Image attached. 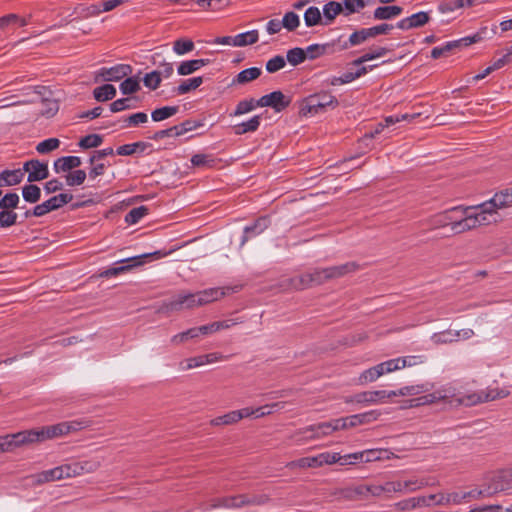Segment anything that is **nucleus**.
Returning <instances> with one entry per match:
<instances>
[{
    "label": "nucleus",
    "mask_w": 512,
    "mask_h": 512,
    "mask_svg": "<svg viewBox=\"0 0 512 512\" xmlns=\"http://www.w3.org/2000/svg\"><path fill=\"white\" fill-rule=\"evenodd\" d=\"M73 199V195L71 193H60L58 195L52 196L49 198V202L52 205L53 210H58L64 205L71 202Z\"/></svg>",
    "instance_id": "obj_57"
},
{
    "label": "nucleus",
    "mask_w": 512,
    "mask_h": 512,
    "mask_svg": "<svg viewBox=\"0 0 512 512\" xmlns=\"http://www.w3.org/2000/svg\"><path fill=\"white\" fill-rule=\"evenodd\" d=\"M403 8L396 5H385L377 7L373 12L375 20H391L402 14Z\"/></svg>",
    "instance_id": "obj_23"
},
{
    "label": "nucleus",
    "mask_w": 512,
    "mask_h": 512,
    "mask_svg": "<svg viewBox=\"0 0 512 512\" xmlns=\"http://www.w3.org/2000/svg\"><path fill=\"white\" fill-rule=\"evenodd\" d=\"M448 394L445 390L435 391L433 393H428L417 398L410 400V407H418L423 405H428L435 403L439 400L446 399Z\"/></svg>",
    "instance_id": "obj_26"
},
{
    "label": "nucleus",
    "mask_w": 512,
    "mask_h": 512,
    "mask_svg": "<svg viewBox=\"0 0 512 512\" xmlns=\"http://www.w3.org/2000/svg\"><path fill=\"white\" fill-rule=\"evenodd\" d=\"M427 500L424 496L412 497L397 502L395 508L400 511L414 510L417 507H425Z\"/></svg>",
    "instance_id": "obj_30"
},
{
    "label": "nucleus",
    "mask_w": 512,
    "mask_h": 512,
    "mask_svg": "<svg viewBox=\"0 0 512 512\" xmlns=\"http://www.w3.org/2000/svg\"><path fill=\"white\" fill-rule=\"evenodd\" d=\"M210 63V59H192L183 61L177 67V73L181 76L190 75Z\"/></svg>",
    "instance_id": "obj_19"
},
{
    "label": "nucleus",
    "mask_w": 512,
    "mask_h": 512,
    "mask_svg": "<svg viewBox=\"0 0 512 512\" xmlns=\"http://www.w3.org/2000/svg\"><path fill=\"white\" fill-rule=\"evenodd\" d=\"M270 223L269 217L261 216L251 225L245 226L240 240V247H243L248 240L263 233L269 227Z\"/></svg>",
    "instance_id": "obj_15"
},
{
    "label": "nucleus",
    "mask_w": 512,
    "mask_h": 512,
    "mask_svg": "<svg viewBox=\"0 0 512 512\" xmlns=\"http://www.w3.org/2000/svg\"><path fill=\"white\" fill-rule=\"evenodd\" d=\"M259 39L258 30L253 29L234 36V47H245L255 44Z\"/></svg>",
    "instance_id": "obj_31"
},
{
    "label": "nucleus",
    "mask_w": 512,
    "mask_h": 512,
    "mask_svg": "<svg viewBox=\"0 0 512 512\" xmlns=\"http://www.w3.org/2000/svg\"><path fill=\"white\" fill-rule=\"evenodd\" d=\"M204 82V79L202 76H197L193 78H189L186 80H183L181 84H179L174 91L177 93V95H184L187 94L195 89H197L202 83Z\"/></svg>",
    "instance_id": "obj_33"
},
{
    "label": "nucleus",
    "mask_w": 512,
    "mask_h": 512,
    "mask_svg": "<svg viewBox=\"0 0 512 512\" xmlns=\"http://www.w3.org/2000/svg\"><path fill=\"white\" fill-rule=\"evenodd\" d=\"M447 213H451V217L456 218L458 221H463L468 218L473 220V229L481 226L488 225L492 222H496L497 218L492 216L490 209L484 207V202L477 206H456L446 210Z\"/></svg>",
    "instance_id": "obj_5"
},
{
    "label": "nucleus",
    "mask_w": 512,
    "mask_h": 512,
    "mask_svg": "<svg viewBox=\"0 0 512 512\" xmlns=\"http://www.w3.org/2000/svg\"><path fill=\"white\" fill-rule=\"evenodd\" d=\"M103 142L102 136L98 134H89L83 138L80 139L78 145L82 149H90V148H97L99 147Z\"/></svg>",
    "instance_id": "obj_53"
},
{
    "label": "nucleus",
    "mask_w": 512,
    "mask_h": 512,
    "mask_svg": "<svg viewBox=\"0 0 512 512\" xmlns=\"http://www.w3.org/2000/svg\"><path fill=\"white\" fill-rule=\"evenodd\" d=\"M304 22L307 27H313L319 24L323 25V19L320 9L316 6H310L304 13Z\"/></svg>",
    "instance_id": "obj_39"
},
{
    "label": "nucleus",
    "mask_w": 512,
    "mask_h": 512,
    "mask_svg": "<svg viewBox=\"0 0 512 512\" xmlns=\"http://www.w3.org/2000/svg\"><path fill=\"white\" fill-rule=\"evenodd\" d=\"M311 433V435H307L306 438H320L322 436H326L334 432L332 429V425L330 421L323 422L317 425H311L305 431V433Z\"/></svg>",
    "instance_id": "obj_35"
},
{
    "label": "nucleus",
    "mask_w": 512,
    "mask_h": 512,
    "mask_svg": "<svg viewBox=\"0 0 512 512\" xmlns=\"http://www.w3.org/2000/svg\"><path fill=\"white\" fill-rule=\"evenodd\" d=\"M148 121V116L144 112L134 113L124 119L126 127H136L140 124L146 123Z\"/></svg>",
    "instance_id": "obj_62"
},
{
    "label": "nucleus",
    "mask_w": 512,
    "mask_h": 512,
    "mask_svg": "<svg viewBox=\"0 0 512 512\" xmlns=\"http://www.w3.org/2000/svg\"><path fill=\"white\" fill-rule=\"evenodd\" d=\"M357 269L358 265L355 262H348L326 268H316L301 276L293 278L292 286L295 289H305L313 285H320L330 279L342 277L356 271Z\"/></svg>",
    "instance_id": "obj_3"
},
{
    "label": "nucleus",
    "mask_w": 512,
    "mask_h": 512,
    "mask_svg": "<svg viewBox=\"0 0 512 512\" xmlns=\"http://www.w3.org/2000/svg\"><path fill=\"white\" fill-rule=\"evenodd\" d=\"M286 59L292 66H297L306 60L305 50L295 47L287 51Z\"/></svg>",
    "instance_id": "obj_50"
},
{
    "label": "nucleus",
    "mask_w": 512,
    "mask_h": 512,
    "mask_svg": "<svg viewBox=\"0 0 512 512\" xmlns=\"http://www.w3.org/2000/svg\"><path fill=\"white\" fill-rule=\"evenodd\" d=\"M281 25L287 31H295L300 25V17L293 11L286 12L281 20Z\"/></svg>",
    "instance_id": "obj_46"
},
{
    "label": "nucleus",
    "mask_w": 512,
    "mask_h": 512,
    "mask_svg": "<svg viewBox=\"0 0 512 512\" xmlns=\"http://www.w3.org/2000/svg\"><path fill=\"white\" fill-rule=\"evenodd\" d=\"M507 395H508V393L503 390H501V391L491 390L488 392L481 391L479 393H473V394L467 395L465 397H462L459 399V402L464 405L470 406V405H476L478 403L493 401L498 398H504Z\"/></svg>",
    "instance_id": "obj_16"
},
{
    "label": "nucleus",
    "mask_w": 512,
    "mask_h": 512,
    "mask_svg": "<svg viewBox=\"0 0 512 512\" xmlns=\"http://www.w3.org/2000/svg\"><path fill=\"white\" fill-rule=\"evenodd\" d=\"M412 28H419L429 22L430 17L428 12L420 11L409 16Z\"/></svg>",
    "instance_id": "obj_64"
},
{
    "label": "nucleus",
    "mask_w": 512,
    "mask_h": 512,
    "mask_svg": "<svg viewBox=\"0 0 512 512\" xmlns=\"http://www.w3.org/2000/svg\"><path fill=\"white\" fill-rule=\"evenodd\" d=\"M369 0H344L342 5L344 9V15L348 16L362 10L366 7Z\"/></svg>",
    "instance_id": "obj_48"
},
{
    "label": "nucleus",
    "mask_w": 512,
    "mask_h": 512,
    "mask_svg": "<svg viewBox=\"0 0 512 512\" xmlns=\"http://www.w3.org/2000/svg\"><path fill=\"white\" fill-rule=\"evenodd\" d=\"M23 174L25 172L28 173L27 181L29 183H34L38 181H42L49 176V169L47 163L40 162L37 159H31L26 161L23 164V168L21 169Z\"/></svg>",
    "instance_id": "obj_12"
},
{
    "label": "nucleus",
    "mask_w": 512,
    "mask_h": 512,
    "mask_svg": "<svg viewBox=\"0 0 512 512\" xmlns=\"http://www.w3.org/2000/svg\"><path fill=\"white\" fill-rule=\"evenodd\" d=\"M19 203V195L15 192H9L0 198V209L13 210L18 207Z\"/></svg>",
    "instance_id": "obj_51"
},
{
    "label": "nucleus",
    "mask_w": 512,
    "mask_h": 512,
    "mask_svg": "<svg viewBox=\"0 0 512 512\" xmlns=\"http://www.w3.org/2000/svg\"><path fill=\"white\" fill-rule=\"evenodd\" d=\"M401 484L402 492H413L427 486L428 482L424 480L410 479L406 481H401Z\"/></svg>",
    "instance_id": "obj_63"
},
{
    "label": "nucleus",
    "mask_w": 512,
    "mask_h": 512,
    "mask_svg": "<svg viewBox=\"0 0 512 512\" xmlns=\"http://www.w3.org/2000/svg\"><path fill=\"white\" fill-rule=\"evenodd\" d=\"M87 174L84 170L77 169L65 175V182L68 186H80L84 183Z\"/></svg>",
    "instance_id": "obj_49"
},
{
    "label": "nucleus",
    "mask_w": 512,
    "mask_h": 512,
    "mask_svg": "<svg viewBox=\"0 0 512 512\" xmlns=\"http://www.w3.org/2000/svg\"><path fill=\"white\" fill-rule=\"evenodd\" d=\"M203 125H204V123L202 121L188 119L178 125H174V127L176 128L177 137H178V136L184 135L187 132H190L199 127H202Z\"/></svg>",
    "instance_id": "obj_52"
},
{
    "label": "nucleus",
    "mask_w": 512,
    "mask_h": 512,
    "mask_svg": "<svg viewBox=\"0 0 512 512\" xmlns=\"http://www.w3.org/2000/svg\"><path fill=\"white\" fill-rule=\"evenodd\" d=\"M338 105V100L335 96L331 95L327 92L316 93L308 96L304 100V104L301 108V113L304 116L316 115L322 111H324L327 107H336Z\"/></svg>",
    "instance_id": "obj_6"
},
{
    "label": "nucleus",
    "mask_w": 512,
    "mask_h": 512,
    "mask_svg": "<svg viewBox=\"0 0 512 512\" xmlns=\"http://www.w3.org/2000/svg\"><path fill=\"white\" fill-rule=\"evenodd\" d=\"M316 456L318 458V463H319L320 467L325 464H328V465L334 464V463L340 464V461H341V455L336 452H323Z\"/></svg>",
    "instance_id": "obj_59"
},
{
    "label": "nucleus",
    "mask_w": 512,
    "mask_h": 512,
    "mask_svg": "<svg viewBox=\"0 0 512 512\" xmlns=\"http://www.w3.org/2000/svg\"><path fill=\"white\" fill-rule=\"evenodd\" d=\"M24 179L23 171L19 169L3 170L0 172V187L15 186Z\"/></svg>",
    "instance_id": "obj_24"
},
{
    "label": "nucleus",
    "mask_w": 512,
    "mask_h": 512,
    "mask_svg": "<svg viewBox=\"0 0 512 512\" xmlns=\"http://www.w3.org/2000/svg\"><path fill=\"white\" fill-rule=\"evenodd\" d=\"M256 103H258V100H254L253 98L241 100L238 102L235 110L230 114V116L236 117L247 114L259 107Z\"/></svg>",
    "instance_id": "obj_40"
},
{
    "label": "nucleus",
    "mask_w": 512,
    "mask_h": 512,
    "mask_svg": "<svg viewBox=\"0 0 512 512\" xmlns=\"http://www.w3.org/2000/svg\"><path fill=\"white\" fill-rule=\"evenodd\" d=\"M450 215L451 213H447L446 211H444L433 216L431 220V225L434 228L449 226L454 234H460L465 231L473 229V225L475 222H473L471 218H468L463 221H458L456 218H453Z\"/></svg>",
    "instance_id": "obj_8"
},
{
    "label": "nucleus",
    "mask_w": 512,
    "mask_h": 512,
    "mask_svg": "<svg viewBox=\"0 0 512 512\" xmlns=\"http://www.w3.org/2000/svg\"><path fill=\"white\" fill-rule=\"evenodd\" d=\"M196 337H198V333H197L196 327H194V328H190L184 332L174 335L171 338V342H172V344L177 345V344L183 343L189 339H194Z\"/></svg>",
    "instance_id": "obj_61"
},
{
    "label": "nucleus",
    "mask_w": 512,
    "mask_h": 512,
    "mask_svg": "<svg viewBox=\"0 0 512 512\" xmlns=\"http://www.w3.org/2000/svg\"><path fill=\"white\" fill-rule=\"evenodd\" d=\"M388 398H392L390 391L375 390L357 393L353 396V401L359 404H376L382 403Z\"/></svg>",
    "instance_id": "obj_17"
},
{
    "label": "nucleus",
    "mask_w": 512,
    "mask_h": 512,
    "mask_svg": "<svg viewBox=\"0 0 512 512\" xmlns=\"http://www.w3.org/2000/svg\"><path fill=\"white\" fill-rule=\"evenodd\" d=\"M512 206V187L496 193L490 200L484 202V207L490 209L492 216L496 217L497 209Z\"/></svg>",
    "instance_id": "obj_14"
},
{
    "label": "nucleus",
    "mask_w": 512,
    "mask_h": 512,
    "mask_svg": "<svg viewBox=\"0 0 512 512\" xmlns=\"http://www.w3.org/2000/svg\"><path fill=\"white\" fill-rule=\"evenodd\" d=\"M87 426L86 421L61 422L51 426H43L37 429L25 430L0 439V452L11 450L23 444L43 442L54 439L70 432L79 431Z\"/></svg>",
    "instance_id": "obj_1"
},
{
    "label": "nucleus",
    "mask_w": 512,
    "mask_h": 512,
    "mask_svg": "<svg viewBox=\"0 0 512 512\" xmlns=\"http://www.w3.org/2000/svg\"><path fill=\"white\" fill-rule=\"evenodd\" d=\"M388 52H390V49L387 47H377V48L363 54L359 58L353 60L351 64L353 66H359L361 64H364L365 62L381 58V57L385 56Z\"/></svg>",
    "instance_id": "obj_34"
},
{
    "label": "nucleus",
    "mask_w": 512,
    "mask_h": 512,
    "mask_svg": "<svg viewBox=\"0 0 512 512\" xmlns=\"http://www.w3.org/2000/svg\"><path fill=\"white\" fill-rule=\"evenodd\" d=\"M337 42H340V40L338 39L331 43L309 45L305 50L306 58L314 60L322 55L334 52V46Z\"/></svg>",
    "instance_id": "obj_20"
},
{
    "label": "nucleus",
    "mask_w": 512,
    "mask_h": 512,
    "mask_svg": "<svg viewBox=\"0 0 512 512\" xmlns=\"http://www.w3.org/2000/svg\"><path fill=\"white\" fill-rule=\"evenodd\" d=\"M370 33L368 28H361L359 30L354 31L348 38V40L344 41L340 45V50H347L350 47L358 46L370 39Z\"/></svg>",
    "instance_id": "obj_25"
},
{
    "label": "nucleus",
    "mask_w": 512,
    "mask_h": 512,
    "mask_svg": "<svg viewBox=\"0 0 512 512\" xmlns=\"http://www.w3.org/2000/svg\"><path fill=\"white\" fill-rule=\"evenodd\" d=\"M167 253L162 251H155L151 253H144L138 256L126 258L120 260L118 263H129L127 265H120V266H114L106 269L101 273V276L103 277H112L119 275L121 273H124L125 271L129 270L132 267L140 266L145 263V259L153 258V259H160L163 256H166Z\"/></svg>",
    "instance_id": "obj_7"
},
{
    "label": "nucleus",
    "mask_w": 512,
    "mask_h": 512,
    "mask_svg": "<svg viewBox=\"0 0 512 512\" xmlns=\"http://www.w3.org/2000/svg\"><path fill=\"white\" fill-rule=\"evenodd\" d=\"M120 91L123 95H129L136 93L140 90V82L139 79L135 76L132 77H125V79L121 82Z\"/></svg>",
    "instance_id": "obj_42"
},
{
    "label": "nucleus",
    "mask_w": 512,
    "mask_h": 512,
    "mask_svg": "<svg viewBox=\"0 0 512 512\" xmlns=\"http://www.w3.org/2000/svg\"><path fill=\"white\" fill-rule=\"evenodd\" d=\"M209 357H215V353L189 358L185 362H181V369L189 370L192 368H196V367L205 365L211 361V360H209Z\"/></svg>",
    "instance_id": "obj_43"
},
{
    "label": "nucleus",
    "mask_w": 512,
    "mask_h": 512,
    "mask_svg": "<svg viewBox=\"0 0 512 512\" xmlns=\"http://www.w3.org/2000/svg\"><path fill=\"white\" fill-rule=\"evenodd\" d=\"M161 81L162 79L160 78L159 73L155 72V70L146 73L143 77L145 87L151 90H156L160 86Z\"/></svg>",
    "instance_id": "obj_60"
},
{
    "label": "nucleus",
    "mask_w": 512,
    "mask_h": 512,
    "mask_svg": "<svg viewBox=\"0 0 512 512\" xmlns=\"http://www.w3.org/2000/svg\"><path fill=\"white\" fill-rule=\"evenodd\" d=\"M381 415V412L378 410H371L368 412H364L361 414H355L349 416L350 422L349 425L351 427H355L360 424L370 423L372 421L377 420V418Z\"/></svg>",
    "instance_id": "obj_32"
},
{
    "label": "nucleus",
    "mask_w": 512,
    "mask_h": 512,
    "mask_svg": "<svg viewBox=\"0 0 512 512\" xmlns=\"http://www.w3.org/2000/svg\"><path fill=\"white\" fill-rule=\"evenodd\" d=\"M150 147V144L143 141H138L130 144H124L119 146L116 149L117 155L120 156H130L136 153H143L147 148Z\"/></svg>",
    "instance_id": "obj_27"
},
{
    "label": "nucleus",
    "mask_w": 512,
    "mask_h": 512,
    "mask_svg": "<svg viewBox=\"0 0 512 512\" xmlns=\"http://www.w3.org/2000/svg\"><path fill=\"white\" fill-rule=\"evenodd\" d=\"M132 67L129 64H116L112 67H102L95 72V81L117 82L129 76Z\"/></svg>",
    "instance_id": "obj_10"
},
{
    "label": "nucleus",
    "mask_w": 512,
    "mask_h": 512,
    "mask_svg": "<svg viewBox=\"0 0 512 512\" xmlns=\"http://www.w3.org/2000/svg\"><path fill=\"white\" fill-rule=\"evenodd\" d=\"M510 490H512V470H502L494 475L486 493L492 494Z\"/></svg>",
    "instance_id": "obj_13"
},
{
    "label": "nucleus",
    "mask_w": 512,
    "mask_h": 512,
    "mask_svg": "<svg viewBox=\"0 0 512 512\" xmlns=\"http://www.w3.org/2000/svg\"><path fill=\"white\" fill-rule=\"evenodd\" d=\"M239 421V414L235 411H231L227 414H224L222 416L216 417L211 420V424L213 426H220V425H230L234 424Z\"/></svg>",
    "instance_id": "obj_56"
},
{
    "label": "nucleus",
    "mask_w": 512,
    "mask_h": 512,
    "mask_svg": "<svg viewBox=\"0 0 512 512\" xmlns=\"http://www.w3.org/2000/svg\"><path fill=\"white\" fill-rule=\"evenodd\" d=\"M363 452L365 463L380 460H388L394 455L387 449H368L364 450Z\"/></svg>",
    "instance_id": "obj_37"
},
{
    "label": "nucleus",
    "mask_w": 512,
    "mask_h": 512,
    "mask_svg": "<svg viewBox=\"0 0 512 512\" xmlns=\"http://www.w3.org/2000/svg\"><path fill=\"white\" fill-rule=\"evenodd\" d=\"M322 12L323 25L327 26L330 25L339 14H344V9L342 3L330 1L323 6Z\"/></svg>",
    "instance_id": "obj_21"
},
{
    "label": "nucleus",
    "mask_w": 512,
    "mask_h": 512,
    "mask_svg": "<svg viewBox=\"0 0 512 512\" xmlns=\"http://www.w3.org/2000/svg\"><path fill=\"white\" fill-rule=\"evenodd\" d=\"M195 48L194 42L190 39L179 38L173 43V52L177 55H185Z\"/></svg>",
    "instance_id": "obj_44"
},
{
    "label": "nucleus",
    "mask_w": 512,
    "mask_h": 512,
    "mask_svg": "<svg viewBox=\"0 0 512 512\" xmlns=\"http://www.w3.org/2000/svg\"><path fill=\"white\" fill-rule=\"evenodd\" d=\"M93 470L90 462H73L45 470L31 476L32 482L41 485L66 478L76 477Z\"/></svg>",
    "instance_id": "obj_4"
},
{
    "label": "nucleus",
    "mask_w": 512,
    "mask_h": 512,
    "mask_svg": "<svg viewBox=\"0 0 512 512\" xmlns=\"http://www.w3.org/2000/svg\"><path fill=\"white\" fill-rule=\"evenodd\" d=\"M255 503H258L255 498H250L246 495L228 496L210 500L209 503L203 507V510L209 511L217 508H240Z\"/></svg>",
    "instance_id": "obj_9"
},
{
    "label": "nucleus",
    "mask_w": 512,
    "mask_h": 512,
    "mask_svg": "<svg viewBox=\"0 0 512 512\" xmlns=\"http://www.w3.org/2000/svg\"><path fill=\"white\" fill-rule=\"evenodd\" d=\"M223 295L224 292L218 288H209L196 293L181 292L165 300L162 304V310L173 312L192 309L216 301Z\"/></svg>",
    "instance_id": "obj_2"
},
{
    "label": "nucleus",
    "mask_w": 512,
    "mask_h": 512,
    "mask_svg": "<svg viewBox=\"0 0 512 512\" xmlns=\"http://www.w3.org/2000/svg\"><path fill=\"white\" fill-rule=\"evenodd\" d=\"M429 390L427 384L408 385L398 390L390 391L392 397L396 396H413L425 393Z\"/></svg>",
    "instance_id": "obj_29"
},
{
    "label": "nucleus",
    "mask_w": 512,
    "mask_h": 512,
    "mask_svg": "<svg viewBox=\"0 0 512 512\" xmlns=\"http://www.w3.org/2000/svg\"><path fill=\"white\" fill-rule=\"evenodd\" d=\"M60 146V140L57 138H48L39 142L36 151L40 154H47Z\"/></svg>",
    "instance_id": "obj_55"
},
{
    "label": "nucleus",
    "mask_w": 512,
    "mask_h": 512,
    "mask_svg": "<svg viewBox=\"0 0 512 512\" xmlns=\"http://www.w3.org/2000/svg\"><path fill=\"white\" fill-rule=\"evenodd\" d=\"M22 197L28 203H37L41 199V189L37 185L29 183L22 187Z\"/></svg>",
    "instance_id": "obj_38"
},
{
    "label": "nucleus",
    "mask_w": 512,
    "mask_h": 512,
    "mask_svg": "<svg viewBox=\"0 0 512 512\" xmlns=\"http://www.w3.org/2000/svg\"><path fill=\"white\" fill-rule=\"evenodd\" d=\"M261 116L254 115L247 121H243L241 123L235 124L232 129L235 135H243L246 133L256 132L261 124Z\"/></svg>",
    "instance_id": "obj_22"
},
{
    "label": "nucleus",
    "mask_w": 512,
    "mask_h": 512,
    "mask_svg": "<svg viewBox=\"0 0 512 512\" xmlns=\"http://www.w3.org/2000/svg\"><path fill=\"white\" fill-rule=\"evenodd\" d=\"M149 212L146 206H139L131 209L125 216V222L129 225L138 223Z\"/></svg>",
    "instance_id": "obj_45"
},
{
    "label": "nucleus",
    "mask_w": 512,
    "mask_h": 512,
    "mask_svg": "<svg viewBox=\"0 0 512 512\" xmlns=\"http://www.w3.org/2000/svg\"><path fill=\"white\" fill-rule=\"evenodd\" d=\"M179 110L178 106H164L155 109L151 113V118L155 122L163 121L174 116Z\"/></svg>",
    "instance_id": "obj_41"
},
{
    "label": "nucleus",
    "mask_w": 512,
    "mask_h": 512,
    "mask_svg": "<svg viewBox=\"0 0 512 512\" xmlns=\"http://www.w3.org/2000/svg\"><path fill=\"white\" fill-rule=\"evenodd\" d=\"M257 104L259 107H270L275 112H281L291 104V97L277 90L260 97Z\"/></svg>",
    "instance_id": "obj_11"
},
{
    "label": "nucleus",
    "mask_w": 512,
    "mask_h": 512,
    "mask_svg": "<svg viewBox=\"0 0 512 512\" xmlns=\"http://www.w3.org/2000/svg\"><path fill=\"white\" fill-rule=\"evenodd\" d=\"M191 163L195 167L208 168L215 165V158L212 155L198 153L191 157Z\"/></svg>",
    "instance_id": "obj_47"
},
{
    "label": "nucleus",
    "mask_w": 512,
    "mask_h": 512,
    "mask_svg": "<svg viewBox=\"0 0 512 512\" xmlns=\"http://www.w3.org/2000/svg\"><path fill=\"white\" fill-rule=\"evenodd\" d=\"M116 88L109 83H105L93 90V97L98 102L112 100L116 96Z\"/></svg>",
    "instance_id": "obj_28"
},
{
    "label": "nucleus",
    "mask_w": 512,
    "mask_h": 512,
    "mask_svg": "<svg viewBox=\"0 0 512 512\" xmlns=\"http://www.w3.org/2000/svg\"><path fill=\"white\" fill-rule=\"evenodd\" d=\"M18 215L13 210L1 209L0 211V227L8 228L17 223Z\"/></svg>",
    "instance_id": "obj_54"
},
{
    "label": "nucleus",
    "mask_w": 512,
    "mask_h": 512,
    "mask_svg": "<svg viewBox=\"0 0 512 512\" xmlns=\"http://www.w3.org/2000/svg\"><path fill=\"white\" fill-rule=\"evenodd\" d=\"M262 73L261 68L258 67H250L240 71L236 78L233 80V83L237 84H246L252 80L257 79Z\"/></svg>",
    "instance_id": "obj_36"
},
{
    "label": "nucleus",
    "mask_w": 512,
    "mask_h": 512,
    "mask_svg": "<svg viewBox=\"0 0 512 512\" xmlns=\"http://www.w3.org/2000/svg\"><path fill=\"white\" fill-rule=\"evenodd\" d=\"M285 65H286L285 58L281 55H276L267 61L265 68H266L267 72L275 73V72L281 70L282 68H284Z\"/></svg>",
    "instance_id": "obj_58"
},
{
    "label": "nucleus",
    "mask_w": 512,
    "mask_h": 512,
    "mask_svg": "<svg viewBox=\"0 0 512 512\" xmlns=\"http://www.w3.org/2000/svg\"><path fill=\"white\" fill-rule=\"evenodd\" d=\"M81 158L78 156H63L57 158L53 163L55 173L72 172L73 169L80 167Z\"/></svg>",
    "instance_id": "obj_18"
}]
</instances>
